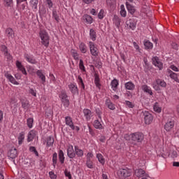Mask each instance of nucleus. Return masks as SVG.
Masks as SVG:
<instances>
[{"instance_id":"obj_58","label":"nucleus","mask_w":179,"mask_h":179,"mask_svg":"<svg viewBox=\"0 0 179 179\" xmlns=\"http://www.w3.org/2000/svg\"><path fill=\"white\" fill-rule=\"evenodd\" d=\"M49 76L50 78V81L52 82L53 83H55L57 82V79L55 78V76L52 73H50Z\"/></svg>"},{"instance_id":"obj_43","label":"nucleus","mask_w":179,"mask_h":179,"mask_svg":"<svg viewBox=\"0 0 179 179\" xmlns=\"http://www.w3.org/2000/svg\"><path fill=\"white\" fill-rule=\"evenodd\" d=\"M52 19H55L57 23H59V15H58V12L57 11V10H52Z\"/></svg>"},{"instance_id":"obj_9","label":"nucleus","mask_w":179,"mask_h":179,"mask_svg":"<svg viewBox=\"0 0 179 179\" xmlns=\"http://www.w3.org/2000/svg\"><path fill=\"white\" fill-rule=\"evenodd\" d=\"M17 8L20 12H23L27 6V0H16Z\"/></svg>"},{"instance_id":"obj_56","label":"nucleus","mask_w":179,"mask_h":179,"mask_svg":"<svg viewBox=\"0 0 179 179\" xmlns=\"http://www.w3.org/2000/svg\"><path fill=\"white\" fill-rule=\"evenodd\" d=\"M99 19H103L104 18V10L101 9L99 13H98Z\"/></svg>"},{"instance_id":"obj_44","label":"nucleus","mask_w":179,"mask_h":179,"mask_svg":"<svg viewBox=\"0 0 179 179\" xmlns=\"http://www.w3.org/2000/svg\"><path fill=\"white\" fill-rule=\"evenodd\" d=\"M120 14L122 17H127V10H125V6L124 4L120 6Z\"/></svg>"},{"instance_id":"obj_27","label":"nucleus","mask_w":179,"mask_h":179,"mask_svg":"<svg viewBox=\"0 0 179 179\" xmlns=\"http://www.w3.org/2000/svg\"><path fill=\"white\" fill-rule=\"evenodd\" d=\"M144 47L145 50H147V51H150V50H153V43L148 40H145L144 41Z\"/></svg>"},{"instance_id":"obj_31","label":"nucleus","mask_w":179,"mask_h":179,"mask_svg":"<svg viewBox=\"0 0 179 179\" xmlns=\"http://www.w3.org/2000/svg\"><path fill=\"white\" fill-rule=\"evenodd\" d=\"M14 35H15V31H13V29L12 28H7L6 29V36L8 38H13Z\"/></svg>"},{"instance_id":"obj_4","label":"nucleus","mask_w":179,"mask_h":179,"mask_svg":"<svg viewBox=\"0 0 179 179\" xmlns=\"http://www.w3.org/2000/svg\"><path fill=\"white\" fill-rule=\"evenodd\" d=\"M65 124L67 125V127H69L72 131H76V132H79V131H80V128L79 127L73 124V121L72 120V117L71 116L65 117Z\"/></svg>"},{"instance_id":"obj_51","label":"nucleus","mask_w":179,"mask_h":179,"mask_svg":"<svg viewBox=\"0 0 179 179\" xmlns=\"http://www.w3.org/2000/svg\"><path fill=\"white\" fill-rule=\"evenodd\" d=\"M156 84L159 85V86H161L162 87H166V86H167V84L166 83V82H164L160 79L156 80Z\"/></svg>"},{"instance_id":"obj_37","label":"nucleus","mask_w":179,"mask_h":179,"mask_svg":"<svg viewBox=\"0 0 179 179\" xmlns=\"http://www.w3.org/2000/svg\"><path fill=\"white\" fill-rule=\"evenodd\" d=\"M54 145V138L52 136H48L46 138V146L48 148H51Z\"/></svg>"},{"instance_id":"obj_64","label":"nucleus","mask_w":179,"mask_h":179,"mask_svg":"<svg viewBox=\"0 0 179 179\" xmlns=\"http://www.w3.org/2000/svg\"><path fill=\"white\" fill-rule=\"evenodd\" d=\"M91 159H93V153L88 152L87 154V160H91Z\"/></svg>"},{"instance_id":"obj_5","label":"nucleus","mask_w":179,"mask_h":179,"mask_svg":"<svg viewBox=\"0 0 179 179\" xmlns=\"http://www.w3.org/2000/svg\"><path fill=\"white\" fill-rule=\"evenodd\" d=\"M88 45L91 55H92V57H99V48H97V45H95L92 41H89Z\"/></svg>"},{"instance_id":"obj_60","label":"nucleus","mask_w":179,"mask_h":179,"mask_svg":"<svg viewBox=\"0 0 179 179\" xmlns=\"http://www.w3.org/2000/svg\"><path fill=\"white\" fill-rule=\"evenodd\" d=\"M64 175L69 178V179H72V175L71 174L70 171H68V170L64 171Z\"/></svg>"},{"instance_id":"obj_59","label":"nucleus","mask_w":179,"mask_h":179,"mask_svg":"<svg viewBox=\"0 0 179 179\" xmlns=\"http://www.w3.org/2000/svg\"><path fill=\"white\" fill-rule=\"evenodd\" d=\"M4 54V57H6L7 58V59H9L10 61L12 59V55H10V53H9V52H6Z\"/></svg>"},{"instance_id":"obj_2","label":"nucleus","mask_w":179,"mask_h":179,"mask_svg":"<svg viewBox=\"0 0 179 179\" xmlns=\"http://www.w3.org/2000/svg\"><path fill=\"white\" fill-rule=\"evenodd\" d=\"M39 37L41 45H44L45 48H48L50 45V35H48V32L45 29H41L39 31Z\"/></svg>"},{"instance_id":"obj_26","label":"nucleus","mask_w":179,"mask_h":179,"mask_svg":"<svg viewBox=\"0 0 179 179\" xmlns=\"http://www.w3.org/2000/svg\"><path fill=\"white\" fill-rule=\"evenodd\" d=\"M36 75L39 79H41L42 85H44V83H45V76L43 74V70H38L36 71Z\"/></svg>"},{"instance_id":"obj_3","label":"nucleus","mask_w":179,"mask_h":179,"mask_svg":"<svg viewBox=\"0 0 179 179\" xmlns=\"http://www.w3.org/2000/svg\"><path fill=\"white\" fill-rule=\"evenodd\" d=\"M59 98L60 99L64 107H69V99H68V94H66V91L62 90L60 94H59Z\"/></svg>"},{"instance_id":"obj_63","label":"nucleus","mask_w":179,"mask_h":179,"mask_svg":"<svg viewBox=\"0 0 179 179\" xmlns=\"http://www.w3.org/2000/svg\"><path fill=\"white\" fill-rule=\"evenodd\" d=\"M1 51L5 54L6 52H8V47L5 45H1Z\"/></svg>"},{"instance_id":"obj_35","label":"nucleus","mask_w":179,"mask_h":179,"mask_svg":"<svg viewBox=\"0 0 179 179\" xmlns=\"http://www.w3.org/2000/svg\"><path fill=\"white\" fill-rule=\"evenodd\" d=\"M94 127L96 128V129H103L104 127H103V124L99 121V120H95L93 123Z\"/></svg>"},{"instance_id":"obj_41","label":"nucleus","mask_w":179,"mask_h":179,"mask_svg":"<svg viewBox=\"0 0 179 179\" xmlns=\"http://www.w3.org/2000/svg\"><path fill=\"white\" fill-rule=\"evenodd\" d=\"M57 163H58V154H57V152H55L52 155V166L54 169H55Z\"/></svg>"},{"instance_id":"obj_28","label":"nucleus","mask_w":179,"mask_h":179,"mask_svg":"<svg viewBox=\"0 0 179 179\" xmlns=\"http://www.w3.org/2000/svg\"><path fill=\"white\" fill-rule=\"evenodd\" d=\"M105 104L109 110H115V105L111 102V100L109 99V98L106 99Z\"/></svg>"},{"instance_id":"obj_8","label":"nucleus","mask_w":179,"mask_h":179,"mask_svg":"<svg viewBox=\"0 0 179 179\" xmlns=\"http://www.w3.org/2000/svg\"><path fill=\"white\" fill-rule=\"evenodd\" d=\"M144 115V122L146 125H150V123L153 122V115L148 111L143 112Z\"/></svg>"},{"instance_id":"obj_52","label":"nucleus","mask_w":179,"mask_h":179,"mask_svg":"<svg viewBox=\"0 0 179 179\" xmlns=\"http://www.w3.org/2000/svg\"><path fill=\"white\" fill-rule=\"evenodd\" d=\"M79 69H80V71H82V72L86 71V68L85 67V64L83 63V59H80Z\"/></svg>"},{"instance_id":"obj_42","label":"nucleus","mask_w":179,"mask_h":179,"mask_svg":"<svg viewBox=\"0 0 179 179\" xmlns=\"http://www.w3.org/2000/svg\"><path fill=\"white\" fill-rule=\"evenodd\" d=\"M18 139V144L22 145L23 143V141H24V132L22 131L19 134Z\"/></svg>"},{"instance_id":"obj_23","label":"nucleus","mask_w":179,"mask_h":179,"mask_svg":"<svg viewBox=\"0 0 179 179\" xmlns=\"http://www.w3.org/2000/svg\"><path fill=\"white\" fill-rule=\"evenodd\" d=\"M16 66L19 69V71H22V73H23V75H27V71H26V69L24 68V66H23V64H22V62L17 61Z\"/></svg>"},{"instance_id":"obj_7","label":"nucleus","mask_w":179,"mask_h":179,"mask_svg":"<svg viewBox=\"0 0 179 179\" xmlns=\"http://www.w3.org/2000/svg\"><path fill=\"white\" fill-rule=\"evenodd\" d=\"M24 58L27 61V62H29V64H31L32 65H36L37 64V60L36 59V57H34V55L31 54L24 53Z\"/></svg>"},{"instance_id":"obj_33","label":"nucleus","mask_w":179,"mask_h":179,"mask_svg":"<svg viewBox=\"0 0 179 179\" xmlns=\"http://www.w3.org/2000/svg\"><path fill=\"white\" fill-rule=\"evenodd\" d=\"M90 38L92 41H96V38H97V33L96 32V30L90 29Z\"/></svg>"},{"instance_id":"obj_40","label":"nucleus","mask_w":179,"mask_h":179,"mask_svg":"<svg viewBox=\"0 0 179 179\" xmlns=\"http://www.w3.org/2000/svg\"><path fill=\"white\" fill-rule=\"evenodd\" d=\"M77 83H78L79 86H80L81 89H83V90H85V83H83V78H82V76H78Z\"/></svg>"},{"instance_id":"obj_36","label":"nucleus","mask_w":179,"mask_h":179,"mask_svg":"<svg viewBox=\"0 0 179 179\" xmlns=\"http://www.w3.org/2000/svg\"><path fill=\"white\" fill-rule=\"evenodd\" d=\"M113 22L115 26H116V27L118 29V27H120V25L121 24V19L118 17L117 15H114Z\"/></svg>"},{"instance_id":"obj_10","label":"nucleus","mask_w":179,"mask_h":179,"mask_svg":"<svg viewBox=\"0 0 179 179\" xmlns=\"http://www.w3.org/2000/svg\"><path fill=\"white\" fill-rule=\"evenodd\" d=\"M175 122L173 120H169L164 124V129L166 132H171L174 128Z\"/></svg>"},{"instance_id":"obj_25","label":"nucleus","mask_w":179,"mask_h":179,"mask_svg":"<svg viewBox=\"0 0 179 179\" xmlns=\"http://www.w3.org/2000/svg\"><path fill=\"white\" fill-rule=\"evenodd\" d=\"M79 50L82 54H86L87 52V46L85 45V43L83 42H80L79 43Z\"/></svg>"},{"instance_id":"obj_22","label":"nucleus","mask_w":179,"mask_h":179,"mask_svg":"<svg viewBox=\"0 0 179 179\" xmlns=\"http://www.w3.org/2000/svg\"><path fill=\"white\" fill-rule=\"evenodd\" d=\"M29 3L31 5V8H32V10L34 12H37L38 0H30Z\"/></svg>"},{"instance_id":"obj_48","label":"nucleus","mask_w":179,"mask_h":179,"mask_svg":"<svg viewBox=\"0 0 179 179\" xmlns=\"http://www.w3.org/2000/svg\"><path fill=\"white\" fill-rule=\"evenodd\" d=\"M34 122V119H33V117H29L27 120V124L28 128H33V123Z\"/></svg>"},{"instance_id":"obj_61","label":"nucleus","mask_w":179,"mask_h":179,"mask_svg":"<svg viewBox=\"0 0 179 179\" xmlns=\"http://www.w3.org/2000/svg\"><path fill=\"white\" fill-rule=\"evenodd\" d=\"M49 176H50L51 179H56L57 178V175H55V173H54L53 171H50L49 172Z\"/></svg>"},{"instance_id":"obj_62","label":"nucleus","mask_w":179,"mask_h":179,"mask_svg":"<svg viewBox=\"0 0 179 179\" xmlns=\"http://www.w3.org/2000/svg\"><path fill=\"white\" fill-rule=\"evenodd\" d=\"M178 156V154L177 153V151H173L171 154V157H172V159H176Z\"/></svg>"},{"instance_id":"obj_1","label":"nucleus","mask_w":179,"mask_h":179,"mask_svg":"<svg viewBox=\"0 0 179 179\" xmlns=\"http://www.w3.org/2000/svg\"><path fill=\"white\" fill-rule=\"evenodd\" d=\"M131 144L136 146L138 143H142L145 139V135L142 132H135L130 134Z\"/></svg>"},{"instance_id":"obj_17","label":"nucleus","mask_w":179,"mask_h":179,"mask_svg":"<svg viewBox=\"0 0 179 179\" xmlns=\"http://www.w3.org/2000/svg\"><path fill=\"white\" fill-rule=\"evenodd\" d=\"M36 135H37V131L36 130H31L28 133L27 138V142H33L34 139L36 138Z\"/></svg>"},{"instance_id":"obj_24","label":"nucleus","mask_w":179,"mask_h":179,"mask_svg":"<svg viewBox=\"0 0 179 179\" xmlns=\"http://www.w3.org/2000/svg\"><path fill=\"white\" fill-rule=\"evenodd\" d=\"M118 85H120V83L118 80L115 78L110 82L111 89L113 90V92H117V89H118Z\"/></svg>"},{"instance_id":"obj_20","label":"nucleus","mask_w":179,"mask_h":179,"mask_svg":"<svg viewBox=\"0 0 179 179\" xmlns=\"http://www.w3.org/2000/svg\"><path fill=\"white\" fill-rule=\"evenodd\" d=\"M141 89L143 92H144V93H148V94H150V96H153V92L152 91V88L148 85H142Z\"/></svg>"},{"instance_id":"obj_57","label":"nucleus","mask_w":179,"mask_h":179,"mask_svg":"<svg viewBox=\"0 0 179 179\" xmlns=\"http://www.w3.org/2000/svg\"><path fill=\"white\" fill-rule=\"evenodd\" d=\"M4 3L6 6H12V3H13V0H4Z\"/></svg>"},{"instance_id":"obj_13","label":"nucleus","mask_w":179,"mask_h":179,"mask_svg":"<svg viewBox=\"0 0 179 179\" xmlns=\"http://www.w3.org/2000/svg\"><path fill=\"white\" fill-rule=\"evenodd\" d=\"M135 176L138 177V178H141L142 177H149V175L146 173L145 170L142 169H136L135 170Z\"/></svg>"},{"instance_id":"obj_55","label":"nucleus","mask_w":179,"mask_h":179,"mask_svg":"<svg viewBox=\"0 0 179 179\" xmlns=\"http://www.w3.org/2000/svg\"><path fill=\"white\" fill-rule=\"evenodd\" d=\"M124 104H126L129 108H134V107H135V105L129 101H125Z\"/></svg>"},{"instance_id":"obj_53","label":"nucleus","mask_w":179,"mask_h":179,"mask_svg":"<svg viewBox=\"0 0 179 179\" xmlns=\"http://www.w3.org/2000/svg\"><path fill=\"white\" fill-rule=\"evenodd\" d=\"M133 45L137 52L142 54V49H141V47H139V45L136 42H133Z\"/></svg>"},{"instance_id":"obj_34","label":"nucleus","mask_w":179,"mask_h":179,"mask_svg":"<svg viewBox=\"0 0 179 179\" xmlns=\"http://www.w3.org/2000/svg\"><path fill=\"white\" fill-rule=\"evenodd\" d=\"M126 6L129 13H131V15H134V13H135L136 10L134 6L129 4L128 2H126Z\"/></svg>"},{"instance_id":"obj_19","label":"nucleus","mask_w":179,"mask_h":179,"mask_svg":"<svg viewBox=\"0 0 179 179\" xmlns=\"http://www.w3.org/2000/svg\"><path fill=\"white\" fill-rule=\"evenodd\" d=\"M8 157L10 159H16L17 156V150L16 148H11L8 152Z\"/></svg>"},{"instance_id":"obj_38","label":"nucleus","mask_w":179,"mask_h":179,"mask_svg":"<svg viewBox=\"0 0 179 179\" xmlns=\"http://www.w3.org/2000/svg\"><path fill=\"white\" fill-rule=\"evenodd\" d=\"M59 160L61 164H64V163H65V156L62 150H59Z\"/></svg>"},{"instance_id":"obj_16","label":"nucleus","mask_w":179,"mask_h":179,"mask_svg":"<svg viewBox=\"0 0 179 179\" xmlns=\"http://www.w3.org/2000/svg\"><path fill=\"white\" fill-rule=\"evenodd\" d=\"M67 156L69 159H73L76 156L75 154V150H73V145H69L67 149Z\"/></svg>"},{"instance_id":"obj_29","label":"nucleus","mask_w":179,"mask_h":179,"mask_svg":"<svg viewBox=\"0 0 179 179\" xmlns=\"http://www.w3.org/2000/svg\"><path fill=\"white\" fill-rule=\"evenodd\" d=\"M124 87L127 90H135V84L131 81H129L124 84Z\"/></svg>"},{"instance_id":"obj_47","label":"nucleus","mask_w":179,"mask_h":179,"mask_svg":"<svg viewBox=\"0 0 179 179\" xmlns=\"http://www.w3.org/2000/svg\"><path fill=\"white\" fill-rule=\"evenodd\" d=\"M96 157H97L98 161L99 162V163H101V164H104V163H106V159L103 157V155L99 153V154L96 155Z\"/></svg>"},{"instance_id":"obj_54","label":"nucleus","mask_w":179,"mask_h":179,"mask_svg":"<svg viewBox=\"0 0 179 179\" xmlns=\"http://www.w3.org/2000/svg\"><path fill=\"white\" fill-rule=\"evenodd\" d=\"M29 150V152H31L32 153H34L35 156L38 157V152L36 149V147L30 146Z\"/></svg>"},{"instance_id":"obj_21","label":"nucleus","mask_w":179,"mask_h":179,"mask_svg":"<svg viewBox=\"0 0 179 179\" xmlns=\"http://www.w3.org/2000/svg\"><path fill=\"white\" fill-rule=\"evenodd\" d=\"M120 173L124 178H127V177H131L132 174V171H131V169H122L120 171Z\"/></svg>"},{"instance_id":"obj_18","label":"nucleus","mask_w":179,"mask_h":179,"mask_svg":"<svg viewBox=\"0 0 179 179\" xmlns=\"http://www.w3.org/2000/svg\"><path fill=\"white\" fill-rule=\"evenodd\" d=\"M167 71L169 74V78H171V79H173V80H174L177 83H179L178 74L173 72V71L170 69H168Z\"/></svg>"},{"instance_id":"obj_30","label":"nucleus","mask_w":179,"mask_h":179,"mask_svg":"<svg viewBox=\"0 0 179 179\" xmlns=\"http://www.w3.org/2000/svg\"><path fill=\"white\" fill-rule=\"evenodd\" d=\"M83 19L87 24H92L93 23V17L87 14L84 15Z\"/></svg>"},{"instance_id":"obj_50","label":"nucleus","mask_w":179,"mask_h":179,"mask_svg":"<svg viewBox=\"0 0 179 179\" xmlns=\"http://www.w3.org/2000/svg\"><path fill=\"white\" fill-rule=\"evenodd\" d=\"M154 111L156 113H162V108L159 106V103L156 102L153 106Z\"/></svg>"},{"instance_id":"obj_12","label":"nucleus","mask_w":179,"mask_h":179,"mask_svg":"<svg viewBox=\"0 0 179 179\" xmlns=\"http://www.w3.org/2000/svg\"><path fill=\"white\" fill-rule=\"evenodd\" d=\"M126 24L131 30H135L136 29V21L134 19H129L126 22Z\"/></svg>"},{"instance_id":"obj_46","label":"nucleus","mask_w":179,"mask_h":179,"mask_svg":"<svg viewBox=\"0 0 179 179\" xmlns=\"http://www.w3.org/2000/svg\"><path fill=\"white\" fill-rule=\"evenodd\" d=\"M95 113L96 114L97 117L101 120V115H103V111L101 110V108L99 107H95Z\"/></svg>"},{"instance_id":"obj_32","label":"nucleus","mask_w":179,"mask_h":179,"mask_svg":"<svg viewBox=\"0 0 179 179\" xmlns=\"http://www.w3.org/2000/svg\"><path fill=\"white\" fill-rule=\"evenodd\" d=\"M75 155L78 157H83V150H80L78 145L74 146Z\"/></svg>"},{"instance_id":"obj_45","label":"nucleus","mask_w":179,"mask_h":179,"mask_svg":"<svg viewBox=\"0 0 179 179\" xmlns=\"http://www.w3.org/2000/svg\"><path fill=\"white\" fill-rule=\"evenodd\" d=\"M71 55L74 58L76 61H78L79 59V54L78 53V51H76L75 49L71 50Z\"/></svg>"},{"instance_id":"obj_15","label":"nucleus","mask_w":179,"mask_h":179,"mask_svg":"<svg viewBox=\"0 0 179 179\" xmlns=\"http://www.w3.org/2000/svg\"><path fill=\"white\" fill-rule=\"evenodd\" d=\"M4 76L8 79V82H10L13 85H19V83L16 81V79H15L14 77L12 76V74L6 72L4 74Z\"/></svg>"},{"instance_id":"obj_11","label":"nucleus","mask_w":179,"mask_h":179,"mask_svg":"<svg viewBox=\"0 0 179 179\" xmlns=\"http://www.w3.org/2000/svg\"><path fill=\"white\" fill-rule=\"evenodd\" d=\"M152 64L155 65V66L159 68V71L163 69V63L160 62V59L157 56L152 57Z\"/></svg>"},{"instance_id":"obj_6","label":"nucleus","mask_w":179,"mask_h":179,"mask_svg":"<svg viewBox=\"0 0 179 179\" xmlns=\"http://www.w3.org/2000/svg\"><path fill=\"white\" fill-rule=\"evenodd\" d=\"M68 87L72 96H76V94H79V88L78 87L76 83H71L69 84Z\"/></svg>"},{"instance_id":"obj_49","label":"nucleus","mask_w":179,"mask_h":179,"mask_svg":"<svg viewBox=\"0 0 179 179\" xmlns=\"http://www.w3.org/2000/svg\"><path fill=\"white\" fill-rule=\"evenodd\" d=\"M86 166L88 169H94V163L92 162V159H87Z\"/></svg>"},{"instance_id":"obj_39","label":"nucleus","mask_w":179,"mask_h":179,"mask_svg":"<svg viewBox=\"0 0 179 179\" xmlns=\"http://www.w3.org/2000/svg\"><path fill=\"white\" fill-rule=\"evenodd\" d=\"M22 107L24 110L27 111L29 110V107L30 106V103H29V101L27 100H22L21 101Z\"/></svg>"},{"instance_id":"obj_14","label":"nucleus","mask_w":179,"mask_h":179,"mask_svg":"<svg viewBox=\"0 0 179 179\" xmlns=\"http://www.w3.org/2000/svg\"><path fill=\"white\" fill-rule=\"evenodd\" d=\"M83 113L87 121H90V120H92V117H93L92 110L87 108H85L83 109Z\"/></svg>"}]
</instances>
